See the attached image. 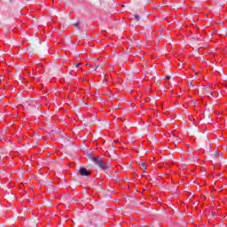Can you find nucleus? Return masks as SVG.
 <instances>
[{"label":"nucleus","instance_id":"nucleus-6","mask_svg":"<svg viewBox=\"0 0 227 227\" xmlns=\"http://www.w3.org/2000/svg\"><path fill=\"white\" fill-rule=\"evenodd\" d=\"M142 168L146 169V166H145V164H142Z\"/></svg>","mask_w":227,"mask_h":227},{"label":"nucleus","instance_id":"nucleus-2","mask_svg":"<svg viewBox=\"0 0 227 227\" xmlns=\"http://www.w3.org/2000/svg\"><path fill=\"white\" fill-rule=\"evenodd\" d=\"M79 173L82 176H90L91 175V172L84 168H80Z\"/></svg>","mask_w":227,"mask_h":227},{"label":"nucleus","instance_id":"nucleus-5","mask_svg":"<svg viewBox=\"0 0 227 227\" xmlns=\"http://www.w3.org/2000/svg\"><path fill=\"white\" fill-rule=\"evenodd\" d=\"M74 26L75 27H79V23H74Z\"/></svg>","mask_w":227,"mask_h":227},{"label":"nucleus","instance_id":"nucleus-7","mask_svg":"<svg viewBox=\"0 0 227 227\" xmlns=\"http://www.w3.org/2000/svg\"><path fill=\"white\" fill-rule=\"evenodd\" d=\"M86 66L89 67V68H90V67H91V66L90 65V63H87Z\"/></svg>","mask_w":227,"mask_h":227},{"label":"nucleus","instance_id":"nucleus-4","mask_svg":"<svg viewBox=\"0 0 227 227\" xmlns=\"http://www.w3.org/2000/svg\"><path fill=\"white\" fill-rule=\"evenodd\" d=\"M81 65H82V63H78V64L76 65V68H79V67H81Z\"/></svg>","mask_w":227,"mask_h":227},{"label":"nucleus","instance_id":"nucleus-1","mask_svg":"<svg viewBox=\"0 0 227 227\" xmlns=\"http://www.w3.org/2000/svg\"><path fill=\"white\" fill-rule=\"evenodd\" d=\"M92 160L95 162V164L101 168V169H107V168H109V164L103 162L98 157H93Z\"/></svg>","mask_w":227,"mask_h":227},{"label":"nucleus","instance_id":"nucleus-8","mask_svg":"<svg viewBox=\"0 0 227 227\" xmlns=\"http://www.w3.org/2000/svg\"><path fill=\"white\" fill-rule=\"evenodd\" d=\"M97 68H98V67H97L95 68V70H97Z\"/></svg>","mask_w":227,"mask_h":227},{"label":"nucleus","instance_id":"nucleus-3","mask_svg":"<svg viewBox=\"0 0 227 227\" xmlns=\"http://www.w3.org/2000/svg\"><path fill=\"white\" fill-rule=\"evenodd\" d=\"M131 20H136L137 22H139V15L137 14L133 15V18H131Z\"/></svg>","mask_w":227,"mask_h":227},{"label":"nucleus","instance_id":"nucleus-9","mask_svg":"<svg viewBox=\"0 0 227 227\" xmlns=\"http://www.w3.org/2000/svg\"><path fill=\"white\" fill-rule=\"evenodd\" d=\"M167 79H169V76H167Z\"/></svg>","mask_w":227,"mask_h":227}]
</instances>
